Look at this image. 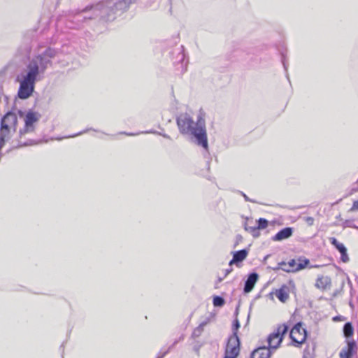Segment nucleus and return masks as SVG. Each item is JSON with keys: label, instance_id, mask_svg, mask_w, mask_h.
Listing matches in <instances>:
<instances>
[{"label": "nucleus", "instance_id": "1", "mask_svg": "<svg viewBox=\"0 0 358 358\" xmlns=\"http://www.w3.org/2000/svg\"><path fill=\"white\" fill-rule=\"evenodd\" d=\"M176 124L180 133L187 135L197 145L202 147L206 152H208V143L204 113L199 111L194 122L192 117L187 113H182L176 117Z\"/></svg>", "mask_w": 358, "mask_h": 358}, {"label": "nucleus", "instance_id": "2", "mask_svg": "<svg viewBox=\"0 0 358 358\" xmlns=\"http://www.w3.org/2000/svg\"><path fill=\"white\" fill-rule=\"evenodd\" d=\"M59 50L46 46H38L32 57L28 58L22 72L35 78L43 75L46 70L52 66V59L58 56Z\"/></svg>", "mask_w": 358, "mask_h": 358}, {"label": "nucleus", "instance_id": "3", "mask_svg": "<svg viewBox=\"0 0 358 358\" xmlns=\"http://www.w3.org/2000/svg\"><path fill=\"white\" fill-rule=\"evenodd\" d=\"M131 3V0H106L90 8L93 20L108 22L114 20L117 15L125 12Z\"/></svg>", "mask_w": 358, "mask_h": 358}, {"label": "nucleus", "instance_id": "4", "mask_svg": "<svg viewBox=\"0 0 358 358\" xmlns=\"http://www.w3.org/2000/svg\"><path fill=\"white\" fill-rule=\"evenodd\" d=\"M20 82V87L17 92V96L21 99H26L29 98L34 90L35 83L36 78L22 72L20 76L17 77Z\"/></svg>", "mask_w": 358, "mask_h": 358}, {"label": "nucleus", "instance_id": "5", "mask_svg": "<svg viewBox=\"0 0 358 358\" xmlns=\"http://www.w3.org/2000/svg\"><path fill=\"white\" fill-rule=\"evenodd\" d=\"M90 6L68 16L66 27L69 29H79L84 22L93 20Z\"/></svg>", "mask_w": 358, "mask_h": 358}, {"label": "nucleus", "instance_id": "6", "mask_svg": "<svg viewBox=\"0 0 358 358\" xmlns=\"http://www.w3.org/2000/svg\"><path fill=\"white\" fill-rule=\"evenodd\" d=\"M20 117H24V126L19 131L20 138L22 135L27 133H32L35 131V124L41 119V115L37 111L29 110L26 113L22 110H18Z\"/></svg>", "mask_w": 358, "mask_h": 358}, {"label": "nucleus", "instance_id": "7", "mask_svg": "<svg viewBox=\"0 0 358 358\" xmlns=\"http://www.w3.org/2000/svg\"><path fill=\"white\" fill-rule=\"evenodd\" d=\"M289 327L285 324L278 327L276 331L268 335L267 338L268 346L270 350L277 349L281 343L284 335L287 332Z\"/></svg>", "mask_w": 358, "mask_h": 358}, {"label": "nucleus", "instance_id": "8", "mask_svg": "<svg viewBox=\"0 0 358 358\" xmlns=\"http://www.w3.org/2000/svg\"><path fill=\"white\" fill-rule=\"evenodd\" d=\"M302 325V322L296 323L289 333V337L296 346H299L303 343L307 337V331Z\"/></svg>", "mask_w": 358, "mask_h": 358}, {"label": "nucleus", "instance_id": "9", "mask_svg": "<svg viewBox=\"0 0 358 358\" xmlns=\"http://www.w3.org/2000/svg\"><path fill=\"white\" fill-rule=\"evenodd\" d=\"M240 343L238 337L230 336L226 347L224 358H236L240 352Z\"/></svg>", "mask_w": 358, "mask_h": 358}, {"label": "nucleus", "instance_id": "10", "mask_svg": "<svg viewBox=\"0 0 358 358\" xmlns=\"http://www.w3.org/2000/svg\"><path fill=\"white\" fill-rule=\"evenodd\" d=\"M309 262V260L306 258H299L298 262L292 259L287 262V268H282V271L286 272H296L304 268Z\"/></svg>", "mask_w": 358, "mask_h": 358}, {"label": "nucleus", "instance_id": "11", "mask_svg": "<svg viewBox=\"0 0 358 358\" xmlns=\"http://www.w3.org/2000/svg\"><path fill=\"white\" fill-rule=\"evenodd\" d=\"M5 122H7L8 123L13 125L14 129H15L17 124V118L16 115L13 112L8 111L6 113V115L1 118L0 129L7 131V132H9L8 125L6 124Z\"/></svg>", "mask_w": 358, "mask_h": 358}, {"label": "nucleus", "instance_id": "12", "mask_svg": "<svg viewBox=\"0 0 358 358\" xmlns=\"http://www.w3.org/2000/svg\"><path fill=\"white\" fill-rule=\"evenodd\" d=\"M248 250L243 249L241 250H238L233 252V258L229 262V264L231 266L233 264H236L238 266V264L243 262L248 256Z\"/></svg>", "mask_w": 358, "mask_h": 358}, {"label": "nucleus", "instance_id": "13", "mask_svg": "<svg viewBox=\"0 0 358 358\" xmlns=\"http://www.w3.org/2000/svg\"><path fill=\"white\" fill-rule=\"evenodd\" d=\"M294 229L292 227H285L280 230L271 239L273 241H281L292 236Z\"/></svg>", "mask_w": 358, "mask_h": 358}, {"label": "nucleus", "instance_id": "14", "mask_svg": "<svg viewBox=\"0 0 358 358\" xmlns=\"http://www.w3.org/2000/svg\"><path fill=\"white\" fill-rule=\"evenodd\" d=\"M271 355V350L266 347H259L252 351L250 358H270Z\"/></svg>", "mask_w": 358, "mask_h": 358}, {"label": "nucleus", "instance_id": "15", "mask_svg": "<svg viewBox=\"0 0 358 358\" xmlns=\"http://www.w3.org/2000/svg\"><path fill=\"white\" fill-rule=\"evenodd\" d=\"M289 287L286 285H283L280 289L275 290V294L281 302L285 303L289 297Z\"/></svg>", "mask_w": 358, "mask_h": 358}, {"label": "nucleus", "instance_id": "16", "mask_svg": "<svg viewBox=\"0 0 358 358\" xmlns=\"http://www.w3.org/2000/svg\"><path fill=\"white\" fill-rule=\"evenodd\" d=\"M258 277H259L258 274L255 272L249 274L247 280L245 282V285H244L243 291L245 293H249L252 290L255 283L257 282V281L258 280Z\"/></svg>", "mask_w": 358, "mask_h": 358}, {"label": "nucleus", "instance_id": "17", "mask_svg": "<svg viewBox=\"0 0 358 358\" xmlns=\"http://www.w3.org/2000/svg\"><path fill=\"white\" fill-rule=\"evenodd\" d=\"M357 352V345L354 340L348 341L347 348H343L339 353V356H345L351 358Z\"/></svg>", "mask_w": 358, "mask_h": 358}, {"label": "nucleus", "instance_id": "18", "mask_svg": "<svg viewBox=\"0 0 358 358\" xmlns=\"http://www.w3.org/2000/svg\"><path fill=\"white\" fill-rule=\"evenodd\" d=\"M331 279L327 276H319L315 282V286L319 289H325L330 286Z\"/></svg>", "mask_w": 358, "mask_h": 358}, {"label": "nucleus", "instance_id": "19", "mask_svg": "<svg viewBox=\"0 0 358 358\" xmlns=\"http://www.w3.org/2000/svg\"><path fill=\"white\" fill-rule=\"evenodd\" d=\"M209 318H207L205 321L202 322L197 327L194 329L192 334V337L194 338L199 337L203 331L204 327L209 323Z\"/></svg>", "mask_w": 358, "mask_h": 358}, {"label": "nucleus", "instance_id": "20", "mask_svg": "<svg viewBox=\"0 0 358 358\" xmlns=\"http://www.w3.org/2000/svg\"><path fill=\"white\" fill-rule=\"evenodd\" d=\"M354 333V329L350 322H347L343 326V334L346 338L352 336Z\"/></svg>", "mask_w": 358, "mask_h": 358}, {"label": "nucleus", "instance_id": "21", "mask_svg": "<svg viewBox=\"0 0 358 358\" xmlns=\"http://www.w3.org/2000/svg\"><path fill=\"white\" fill-rule=\"evenodd\" d=\"M329 241H330V243L341 252V251L344 250L345 249H346V248L345 247V245L341 243H339L337 239L334 237H331L329 238Z\"/></svg>", "mask_w": 358, "mask_h": 358}, {"label": "nucleus", "instance_id": "22", "mask_svg": "<svg viewBox=\"0 0 358 358\" xmlns=\"http://www.w3.org/2000/svg\"><path fill=\"white\" fill-rule=\"evenodd\" d=\"M240 327V323H239V321L237 318H236L234 320V322H233V325H232V331H233V334L231 336H236V337H238V330Z\"/></svg>", "mask_w": 358, "mask_h": 358}, {"label": "nucleus", "instance_id": "23", "mask_svg": "<svg viewBox=\"0 0 358 358\" xmlns=\"http://www.w3.org/2000/svg\"><path fill=\"white\" fill-rule=\"evenodd\" d=\"M258 229H266L268 226V222L265 218H259L257 220Z\"/></svg>", "mask_w": 358, "mask_h": 358}, {"label": "nucleus", "instance_id": "24", "mask_svg": "<svg viewBox=\"0 0 358 358\" xmlns=\"http://www.w3.org/2000/svg\"><path fill=\"white\" fill-rule=\"evenodd\" d=\"M213 303L214 306L221 307L224 304V300L222 296H216L213 298Z\"/></svg>", "mask_w": 358, "mask_h": 358}, {"label": "nucleus", "instance_id": "25", "mask_svg": "<svg viewBox=\"0 0 358 358\" xmlns=\"http://www.w3.org/2000/svg\"><path fill=\"white\" fill-rule=\"evenodd\" d=\"M245 229L246 231H250V233H252V236L254 237H258L259 235V233L258 231V228H257V226H253V227H247L245 226Z\"/></svg>", "mask_w": 358, "mask_h": 358}, {"label": "nucleus", "instance_id": "26", "mask_svg": "<svg viewBox=\"0 0 358 358\" xmlns=\"http://www.w3.org/2000/svg\"><path fill=\"white\" fill-rule=\"evenodd\" d=\"M141 133V134H157V135H160V136H163L165 138L171 139L170 136L164 134V132H159V131L153 130V129H151V130H149V131H142Z\"/></svg>", "mask_w": 358, "mask_h": 358}, {"label": "nucleus", "instance_id": "27", "mask_svg": "<svg viewBox=\"0 0 358 358\" xmlns=\"http://www.w3.org/2000/svg\"><path fill=\"white\" fill-rule=\"evenodd\" d=\"M177 50L178 54V62L182 64L185 60L183 46H180V48H178Z\"/></svg>", "mask_w": 358, "mask_h": 358}, {"label": "nucleus", "instance_id": "28", "mask_svg": "<svg viewBox=\"0 0 358 358\" xmlns=\"http://www.w3.org/2000/svg\"><path fill=\"white\" fill-rule=\"evenodd\" d=\"M341 261L343 262H348L349 261V257L347 253V249H345L344 250L341 251Z\"/></svg>", "mask_w": 358, "mask_h": 358}, {"label": "nucleus", "instance_id": "29", "mask_svg": "<svg viewBox=\"0 0 358 358\" xmlns=\"http://www.w3.org/2000/svg\"><path fill=\"white\" fill-rule=\"evenodd\" d=\"M178 343V341H176L166 351L162 352H160L157 357L163 358L166 354L169 353L170 350L173 348V346Z\"/></svg>", "mask_w": 358, "mask_h": 358}, {"label": "nucleus", "instance_id": "30", "mask_svg": "<svg viewBox=\"0 0 358 358\" xmlns=\"http://www.w3.org/2000/svg\"><path fill=\"white\" fill-rule=\"evenodd\" d=\"M34 141L29 140L28 141L24 142V143L19 142L17 147L27 146V145H34Z\"/></svg>", "mask_w": 358, "mask_h": 358}, {"label": "nucleus", "instance_id": "31", "mask_svg": "<svg viewBox=\"0 0 358 358\" xmlns=\"http://www.w3.org/2000/svg\"><path fill=\"white\" fill-rule=\"evenodd\" d=\"M305 221L309 226H312L314 223V218L312 217H305Z\"/></svg>", "mask_w": 358, "mask_h": 358}, {"label": "nucleus", "instance_id": "32", "mask_svg": "<svg viewBox=\"0 0 358 358\" xmlns=\"http://www.w3.org/2000/svg\"><path fill=\"white\" fill-rule=\"evenodd\" d=\"M282 268H287V263L285 262H281L278 263V266L276 268V269H282Z\"/></svg>", "mask_w": 358, "mask_h": 358}, {"label": "nucleus", "instance_id": "33", "mask_svg": "<svg viewBox=\"0 0 358 358\" xmlns=\"http://www.w3.org/2000/svg\"><path fill=\"white\" fill-rule=\"evenodd\" d=\"M358 210V199L353 202L352 206L350 209V211H355Z\"/></svg>", "mask_w": 358, "mask_h": 358}, {"label": "nucleus", "instance_id": "34", "mask_svg": "<svg viewBox=\"0 0 358 358\" xmlns=\"http://www.w3.org/2000/svg\"><path fill=\"white\" fill-rule=\"evenodd\" d=\"M282 65H283V67H284L285 71H287L288 64L286 61L285 57L284 55H282Z\"/></svg>", "mask_w": 358, "mask_h": 358}, {"label": "nucleus", "instance_id": "35", "mask_svg": "<svg viewBox=\"0 0 358 358\" xmlns=\"http://www.w3.org/2000/svg\"><path fill=\"white\" fill-rule=\"evenodd\" d=\"M91 129H89V130H91ZM87 131H88V129L83 130V131H80V132H79V133H78V134H75L71 135V136H69V137L73 138V137L78 136H79V135H81V134H85V133H86Z\"/></svg>", "mask_w": 358, "mask_h": 358}, {"label": "nucleus", "instance_id": "36", "mask_svg": "<svg viewBox=\"0 0 358 358\" xmlns=\"http://www.w3.org/2000/svg\"><path fill=\"white\" fill-rule=\"evenodd\" d=\"M241 195L243 196L245 201H250V202H252V203H255V201L250 199L245 194H244L243 192H241Z\"/></svg>", "mask_w": 358, "mask_h": 358}, {"label": "nucleus", "instance_id": "37", "mask_svg": "<svg viewBox=\"0 0 358 358\" xmlns=\"http://www.w3.org/2000/svg\"><path fill=\"white\" fill-rule=\"evenodd\" d=\"M31 52V47L29 45H26L24 46V53L25 55H29Z\"/></svg>", "mask_w": 358, "mask_h": 358}, {"label": "nucleus", "instance_id": "38", "mask_svg": "<svg viewBox=\"0 0 358 358\" xmlns=\"http://www.w3.org/2000/svg\"><path fill=\"white\" fill-rule=\"evenodd\" d=\"M120 134H125L127 136H136V135H138L139 133H137V134H135V133H127V132H120Z\"/></svg>", "mask_w": 358, "mask_h": 358}, {"label": "nucleus", "instance_id": "39", "mask_svg": "<svg viewBox=\"0 0 358 358\" xmlns=\"http://www.w3.org/2000/svg\"><path fill=\"white\" fill-rule=\"evenodd\" d=\"M232 271V268H229L225 270L224 277L229 275Z\"/></svg>", "mask_w": 358, "mask_h": 358}, {"label": "nucleus", "instance_id": "40", "mask_svg": "<svg viewBox=\"0 0 358 358\" xmlns=\"http://www.w3.org/2000/svg\"><path fill=\"white\" fill-rule=\"evenodd\" d=\"M223 280V278H218L217 281L215 283V287H217V285L220 282H221Z\"/></svg>", "mask_w": 358, "mask_h": 358}, {"label": "nucleus", "instance_id": "41", "mask_svg": "<svg viewBox=\"0 0 358 358\" xmlns=\"http://www.w3.org/2000/svg\"><path fill=\"white\" fill-rule=\"evenodd\" d=\"M349 305L352 308H354V305L351 301H350Z\"/></svg>", "mask_w": 358, "mask_h": 358}, {"label": "nucleus", "instance_id": "42", "mask_svg": "<svg viewBox=\"0 0 358 358\" xmlns=\"http://www.w3.org/2000/svg\"><path fill=\"white\" fill-rule=\"evenodd\" d=\"M349 284H350V287H351V291H352V282H351L350 281H349Z\"/></svg>", "mask_w": 358, "mask_h": 358}, {"label": "nucleus", "instance_id": "43", "mask_svg": "<svg viewBox=\"0 0 358 358\" xmlns=\"http://www.w3.org/2000/svg\"><path fill=\"white\" fill-rule=\"evenodd\" d=\"M341 358H350L348 357H345V356H340Z\"/></svg>", "mask_w": 358, "mask_h": 358}, {"label": "nucleus", "instance_id": "44", "mask_svg": "<svg viewBox=\"0 0 358 358\" xmlns=\"http://www.w3.org/2000/svg\"><path fill=\"white\" fill-rule=\"evenodd\" d=\"M236 313V315H237V314H238V308H236V313Z\"/></svg>", "mask_w": 358, "mask_h": 358}, {"label": "nucleus", "instance_id": "45", "mask_svg": "<svg viewBox=\"0 0 358 358\" xmlns=\"http://www.w3.org/2000/svg\"><path fill=\"white\" fill-rule=\"evenodd\" d=\"M286 76H287V79L289 80V76L287 73Z\"/></svg>", "mask_w": 358, "mask_h": 358}, {"label": "nucleus", "instance_id": "46", "mask_svg": "<svg viewBox=\"0 0 358 358\" xmlns=\"http://www.w3.org/2000/svg\"><path fill=\"white\" fill-rule=\"evenodd\" d=\"M131 3L134 2L135 0H131Z\"/></svg>", "mask_w": 358, "mask_h": 358}, {"label": "nucleus", "instance_id": "47", "mask_svg": "<svg viewBox=\"0 0 358 358\" xmlns=\"http://www.w3.org/2000/svg\"><path fill=\"white\" fill-rule=\"evenodd\" d=\"M157 358H161V357H157Z\"/></svg>", "mask_w": 358, "mask_h": 358}]
</instances>
